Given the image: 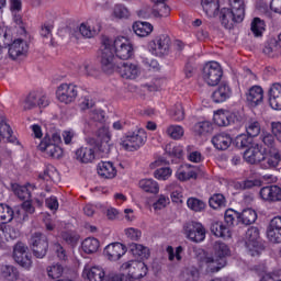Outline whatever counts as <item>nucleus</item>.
Segmentation results:
<instances>
[{
	"mask_svg": "<svg viewBox=\"0 0 281 281\" xmlns=\"http://www.w3.org/2000/svg\"><path fill=\"white\" fill-rule=\"evenodd\" d=\"M12 127L8 125L4 121L0 122V137L3 139H7V142H11V144H14L16 142V137L12 136Z\"/></svg>",
	"mask_w": 281,
	"mask_h": 281,
	"instance_id": "obj_49",
	"label": "nucleus"
},
{
	"mask_svg": "<svg viewBox=\"0 0 281 281\" xmlns=\"http://www.w3.org/2000/svg\"><path fill=\"white\" fill-rule=\"evenodd\" d=\"M236 218H237V223H240V213H238L232 209L226 210L224 220L228 227H232V225H234V223H236Z\"/></svg>",
	"mask_w": 281,
	"mask_h": 281,
	"instance_id": "obj_54",
	"label": "nucleus"
},
{
	"mask_svg": "<svg viewBox=\"0 0 281 281\" xmlns=\"http://www.w3.org/2000/svg\"><path fill=\"white\" fill-rule=\"evenodd\" d=\"M213 120L217 126H229V116L224 111H217Z\"/></svg>",
	"mask_w": 281,
	"mask_h": 281,
	"instance_id": "obj_58",
	"label": "nucleus"
},
{
	"mask_svg": "<svg viewBox=\"0 0 281 281\" xmlns=\"http://www.w3.org/2000/svg\"><path fill=\"white\" fill-rule=\"evenodd\" d=\"M266 24L260 18H254L250 23V31L252 32L255 38H260L265 34Z\"/></svg>",
	"mask_w": 281,
	"mask_h": 281,
	"instance_id": "obj_45",
	"label": "nucleus"
},
{
	"mask_svg": "<svg viewBox=\"0 0 281 281\" xmlns=\"http://www.w3.org/2000/svg\"><path fill=\"white\" fill-rule=\"evenodd\" d=\"M260 198L268 203L281 201V188L278 186H267L260 189Z\"/></svg>",
	"mask_w": 281,
	"mask_h": 281,
	"instance_id": "obj_19",
	"label": "nucleus"
},
{
	"mask_svg": "<svg viewBox=\"0 0 281 281\" xmlns=\"http://www.w3.org/2000/svg\"><path fill=\"white\" fill-rule=\"evenodd\" d=\"M78 98V86L74 83H60L56 90V99L63 104H71Z\"/></svg>",
	"mask_w": 281,
	"mask_h": 281,
	"instance_id": "obj_7",
	"label": "nucleus"
},
{
	"mask_svg": "<svg viewBox=\"0 0 281 281\" xmlns=\"http://www.w3.org/2000/svg\"><path fill=\"white\" fill-rule=\"evenodd\" d=\"M112 45L113 41H111L109 37L102 38L99 58L102 71H104V74H113V71L117 70L119 65L115 61V54L113 53V48H111Z\"/></svg>",
	"mask_w": 281,
	"mask_h": 281,
	"instance_id": "obj_2",
	"label": "nucleus"
},
{
	"mask_svg": "<svg viewBox=\"0 0 281 281\" xmlns=\"http://www.w3.org/2000/svg\"><path fill=\"white\" fill-rule=\"evenodd\" d=\"M258 220V213L252 209H245L241 213H239V223L241 225H254Z\"/></svg>",
	"mask_w": 281,
	"mask_h": 281,
	"instance_id": "obj_43",
	"label": "nucleus"
},
{
	"mask_svg": "<svg viewBox=\"0 0 281 281\" xmlns=\"http://www.w3.org/2000/svg\"><path fill=\"white\" fill-rule=\"evenodd\" d=\"M138 186L143 192L159 194V183L154 179H143L138 182Z\"/></svg>",
	"mask_w": 281,
	"mask_h": 281,
	"instance_id": "obj_39",
	"label": "nucleus"
},
{
	"mask_svg": "<svg viewBox=\"0 0 281 281\" xmlns=\"http://www.w3.org/2000/svg\"><path fill=\"white\" fill-rule=\"evenodd\" d=\"M98 175L102 179H115L117 176V169L111 161H101L98 164Z\"/></svg>",
	"mask_w": 281,
	"mask_h": 281,
	"instance_id": "obj_28",
	"label": "nucleus"
},
{
	"mask_svg": "<svg viewBox=\"0 0 281 281\" xmlns=\"http://www.w3.org/2000/svg\"><path fill=\"white\" fill-rule=\"evenodd\" d=\"M42 153H46L48 157L53 159H60L63 157V148L56 144H52V140L45 137L38 145Z\"/></svg>",
	"mask_w": 281,
	"mask_h": 281,
	"instance_id": "obj_18",
	"label": "nucleus"
},
{
	"mask_svg": "<svg viewBox=\"0 0 281 281\" xmlns=\"http://www.w3.org/2000/svg\"><path fill=\"white\" fill-rule=\"evenodd\" d=\"M112 16H114V19H128L131 11L124 4H115Z\"/></svg>",
	"mask_w": 281,
	"mask_h": 281,
	"instance_id": "obj_52",
	"label": "nucleus"
},
{
	"mask_svg": "<svg viewBox=\"0 0 281 281\" xmlns=\"http://www.w3.org/2000/svg\"><path fill=\"white\" fill-rule=\"evenodd\" d=\"M196 167L190 164L181 165L176 171L178 181H190V179H196Z\"/></svg>",
	"mask_w": 281,
	"mask_h": 281,
	"instance_id": "obj_25",
	"label": "nucleus"
},
{
	"mask_svg": "<svg viewBox=\"0 0 281 281\" xmlns=\"http://www.w3.org/2000/svg\"><path fill=\"white\" fill-rule=\"evenodd\" d=\"M260 239V231L258 227H250L245 235L246 247L250 256H258V250H252L258 247V240ZM252 247V249H251Z\"/></svg>",
	"mask_w": 281,
	"mask_h": 281,
	"instance_id": "obj_15",
	"label": "nucleus"
},
{
	"mask_svg": "<svg viewBox=\"0 0 281 281\" xmlns=\"http://www.w3.org/2000/svg\"><path fill=\"white\" fill-rule=\"evenodd\" d=\"M104 111L102 110H89L88 121L85 122L86 133H95L100 145L99 150L103 155L111 153V132L109 127L103 126Z\"/></svg>",
	"mask_w": 281,
	"mask_h": 281,
	"instance_id": "obj_1",
	"label": "nucleus"
},
{
	"mask_svg": "<svg viewBox=\"0 0 281 281\" xmlns=\"http://www.w3.org/2000/svg\"><path fill=\"white\" fill-rule=\"evenodd\" d=\"M146 139H148L146 130L138 128L134 132H127L126 135L121 138L120 146L128 153H135V150H139L142 146L146 144Z\"/></svg>",
	"mask_w": 281,
	"mask_h": 281,
	"instance_id": "obj_3",
	"label": "nucleus"
},
{
	"mask_svg": "<svg viewBox=\"0 0 281 281\" xmlns=\"http://www.w3.org/2000/svg\"><path fill=\"white\" fill-rule=\"evenodd\" d=\"M212 144L217 150H227L232 146V136L225 133L216 134L212 137Z\"/></svg>",
	"mask_w": 281,
	"mask_h": 281,
	"instance_id": "obj_30",
	"label": "nucleus"
},
{
	"mask_svg": "<svg viewBox=\"0 0 281 281\" xmlns=\"http://www.w3.org/2000/svg\"><path fill=\"white\" fill-rule=\"evenodd\" d=\"M36 106H49V100L47 99V97H45V94L33 91L30 92L29 95L25 98L23 109L25 111H30L32 109H36Z\"/></svg>",
	"mask_w": 281,
	"mask_h": 281,
	"instance_id": "obj_13",
	"label": "nucleus"
},
{
	"mask_svg": "<svg viewBox=\"0 0 281 281\" xmlns=\"http://www.w3.org/2000/svg\"><path fill=\"white\" fill-rule=\"evenodd\" d=\"M30 244L35 258H45L47 256V250L49 249L47 236L42 233H35L32 235Z\"/></svg>",
	"mask_w": 281,
	"mask_h": 281,
	"instance_id": "obj_9",
	"label": "nucleus"
},
{
	"mask_svg": "<svg viewBox=\"0 0 281 281\" xmlns=\"http://www.w3.org/2000/svg\"><path fill=\"white\" fill-rule=\"evenodd\" d=\"M1 277L8 281L19 280V270L14 266L4 265L1 267Z\"/></svg>",
	"mask_w": 281,
	"mask_h": 281,
	"instance_id": "obj_44",
	"label": "nucleus"
},
{
	"mask_svg": "<svg viewBox=\"0 0 281 281\" xmlns=\"http://www.w3.org/2000/svg\"><path fill=\"white\" fill-rule=\"evenodd\" d=\"M125 236H127L130 240H139V238H142V231L131 227L125 229Z\"/></svg>",
	"mask_w": 281,
	"mask_h": 281,
	"instance_id": "obj_63",
	"label": "nucleus"
},
{
	"mask_svg": "<svg viewBox=\"0 0 281 281\" xmlns=\"http://www.w3.org/2000/svg\"><path fill=\"white\" fill-rule=\"evenodd\" d=\"M14 218V210L8 204H0V222L8 224Z\"/></svg>",
	"mask_w": 281,
	"mask_h": 281,
	"instance_id": "obj_48",
	"label": "nucleus"
},
{
	"mask_svg": "<svg viewBox=\"0 0 281 281\" xmlns=\"http://www.w3.org/2000/svg\"><path fill=\"white\" fill-rule=\"evenodd\" d=\"M21 236V233L19 229L14 228L12 225L5 226V239L4 240H16Z\"/></svg>",
	"mask_w": 281,
	"mask_h": 281,
	"instance_id": "obj_61",
	"label": "nucleus"
},
{
	"mask_svg": "<svg viewBox=\"0 0 281 281\" xmlns=\"http://www.w3.org/2000/svg\"><path fill=\"white\" fill-rule=\"evenodd\" d=\"M183 133L181 125H170L167 127V135L171 137V139H181L183 137Z\"/></svg>",
	"mask_w": 281,
	"mask_h": 281,
	"instance_id": "obj_57",
	"label": "nucleus"
},
{
	"mask_svg": "<svg viewBox=\"0 0 281 281\" xmlns=\"http://www.w3.org/2000/svg\"><path fill=\"white\" fill-rule=\"evenodd\" d=\"M232 98V88L228 83H221L217 89L212 93L213 102L221 104V102H226Z\"/></svg>",
	"mask_w": 281,
	"mask_h": 281,
	"instance_id": "obj_27",
	"label": "nucleus"
},
{
	"mask_svg": "<svg viewBox=\"0 0 281 281\" xmlns=\"http://www.w3.org/2000/svg\"><path fill=\"white\" fill-rule=\"evenodd\" d=\"M201 5L203 8V12H205L206 16L210 19L218 16V10L221 8L218 0H202Z\"/></svg>",
	"mask_w": 281,
	"mask_h": 281,
	"instance_id": "obj_33",
	"label": "nucleus"
},
{
	"mask_svg": "<svg viewBox=\"0 0 281 281\" xmlns=\"http://www.w3.org/2000/svg\"><path fill=\"white\" fill-rule=\"evenodd\" d=\"M154 177L155 179H158V181H167V179L172 177V169L169 167L159 168L154 172Z\"/></svg>",
	"mask_w": 281,
	"mask_h": 281,
	"instance_id": "obj_56",
	"label": "nucleus"
},
{
	"mask_svg": "<svg viewBox=\"0 0 281 281\" xmlns=\"http://www.w3.org/2000/svg\"><path fill=\"white\" fill-rule=\"evenodd\" d=\"M83 276H86V278L89 281H104V280H106V272L104 271V268H102L100 266L85 267Z\"/></svg>",
	"mask_w": 281,
	"mask_h": 281,
	"instance_id": "obj_29",
	"label": "nucleus"
},
{
	"mask_svg": "<svg viewBox=\"0 0 281 281\" xmlns=\"http://www.w3.org/2000/svg\"><path fill=\"white\" fill-rule=\"evenodd\" d=\"M116 71L120 72L122 78H126V80H135L139 76V66L128 61L122 63L116 67Z\"/></svg>",
	"mask_w": 281,
	"mask_h": 281,
	"instance_id": "obj_20",
	"label": "nucleus"
},
{
	"mask_svg": "<svg viewBox=\"0 0 281 281\" xmlns=\"http://www.w3.org/2000/svg\"><path fill=\"white\" fill-rule=\"evenodd\" d=\"M170 115L175 122H181L186 119V112L183 111V105L181 103H177L175 108L171 110Z\"/></svg>",
	"mask_w": 281,
	"mask_h": 281,
	"instance_id": "obj_55",
	"label": "nucleus"
},
{
	"mask_svg": "<svg viewBox=\"0 0 281 281\" xmlns=\"http://www.w3.org/2000/svg\"><path fill=\"white\" fill-rule=\"evenodd\" d=\"M269 104L274 111H281V85L273 83L268 92Z\"/></svg>",
	"mask_w": 281,
	"mask_h": 281,
	"instance_id": "obj_26",
	"label": "nucleus"
},
{
	"mask_svg": "<svg viewBox=\"0 0 281 281\" xmlns=\"http://www.w3.org/2000/svg\"><path fill=\"white\" fill-rule=\"evenodd\" d=\"M4 45H8L9 58L11 60H19V58H25L27 56V52L30 49V45L25 40L16 38L11 44L4 42Z\"/></svg>",
	"mask_w": 281,
	"mask_h": 281,
	"instance_id": "obj_11",
	"label": "nucleus"
},
{
	"mask_svg": "<svg viewBox=\"0 0 281 281\" xmlns=\"http://www.w3.org/2000/svg\"><path fill=\"white\" fill-rule=\"evenodd\" d=\"M233 12L237 14L238 19H245V0H228Z\"/></svg>",
	"mask_w": 281,
	"mask_h": 281,
	"instance_id": "obj_50",
	"label": "nucleus"
},
{
	"mask_svg": "<svg viewBox=\"0 0 281 281\" xmlns=\"http://www.w3.org/2000/svg\"><path fill=\"white\" fill-rule=\"evenodd\" d=\"M150 54L158 58H164L170 54V47H172V40L168 34H161L151 40L147 45Z\"/></svg>",
	"mask_w": 281,
	"mask_h": 281,
	"instance_id": "obj_4",
	"label": "nucleus"
},
{
	"mask_svg": "<svg viewBox=\"0 0 281 281\" xmlns=\"http://www.w3.org/2000/svg\"><path fill=\"white\" fill-rule=\"evenodd\" d=\"M187 159L188 161H191L192 164H201L204 161L205 157H203V154L201 151L195 150L194 146L188 145L187 146Z\"/></svg>",
	"mask_w": 281,
	"mask_h": 281,
	"instance_id": "obj_47",
	"label": "nucleus"
},
{
	"mask_svg": "<svg viewBox=\"0 0 281 281\" xmlns=\"http://www.w3.org/2000/svg\"><path fill=\"white\" fill-rule=\"evenodd\" d=\"M111 49H114L116 58L121 60H128L134 54L133 44L124 36L116 37L112 42Z\"/></svg>",
	"mask_w": 281,
	"mask_h": 281,
	"instance_id": "obj_6",
	"label": "nucleus"
},
{
	"mask_svg": "<svg viewBox=\"0 0 281 281\" xmlns=\"http://www.w3.org/2000/svg\"><path fill=\"white\" fill-rule=\"evenodd\" d=\"M75 159L79 164H93L95 160V149L91 146L80 147L75 151Z\"/></svg>",
	"mask_w": 281,
	"mask_h": 281,
	"instance_id": "obj_23",
	"label": "nucleus"
},
{
	"mask_svg": "<svg viewBox=\"0 0 281 281\" xmlns=\"http://www.w3.org/2000/svg\"><path fill=\"white\" fill-rule=\"evenodd\" d=\"M267 236L271 243H281V216H276L270 221Z\"/></svg>",
	"mask_w": 281,
	"mask_h": 281,
	"instance_id": "obj_22",
	"label": "nucleus"
},
{
	"mask_svg": "<svg viewBox=\"0 0 281 281\" xmlns=\"http://www.w3.org/2000/svg\"><path fill=\"white\" fill-rule=\"evenodd\" d=\"M211 232L217 238H232L229 226H225L223 222H215L211 225Z\"/></svg>",
	"mask_w": 281,
	"mask_h": 281,
	"instance_id": "obj_36",
	"label": "nucleus"
},
{
	"mask_svg": "<svg viewBox=\"0 0 281 281\" xmlns=\"http://www.w3.org/2000/svg\"><path fill=\"white\" fill-rule=\"evenodd\" d=\"M123 271H128L130 280H142L148 273V267L143 261L131 260L121 266Z\"/></svg>",
	"mask_w": 281,
	"mask_h": 281,
	"instance_id": "obj_8",
	"label": "nucleus"
},
{
	"mask_svg": "<svg viewBox=\"0 0 281 281\" xmlns=\"http://www.w3.org/2000/svg\"><path fill=\"white\" fill-rule=\"evenodd\" d=\"M225 195L221 193L213 194L209 200L210 207H212L213 210L225 207Z\"/></svg>",
	"mask_w": 281,
	"mask_h": 281,
	"instance_id": "obj_51",
	"label": "nucleus"
},
{
	"mask_svg": "<svg viewBox=\"0 0 281 281\" xmlns=\"http://www.w3.org/2000/svg\"><path fill=\"white\" fill-rule=\"evenodd\" d=\"M183 278L186 281H196L199 280V269L192 267V268H187L183 271Z\"/></svg>",
	"mask_w": 281,
	"mask_h": 281,
	"instance_id": "obj_60",
	"label": "nucleus"
},
{
	"mask_svg": "<svg viewBox=\"0 0 281 281\" xmlns=\"http://www.w3.org/2000/svg\"><path fill=\"white\" fill-rule=\"evenodd\" d=\"M263 155L265 149L262 148V145L255 144L244 151V159L247 161V164H260V161L263 159Z\"/></svg>",
	"mask_w": 281,
	"mask_h": 281,
	"instance_id": "obj_16",
	"label": "nucleus"
},
{
	"mask_svg": "<svg viewBox=\"0 0 281 281\" xmlns=\"http://www.w3.org/2000/svg\"><path fill=\"white\" fill-rule=\"evenodd\" d=\"M187 205L189 210L193 212H203L205 210V202L196 199V198H189L187 201Z\"/></svg>",
	"mask_w": 281,
	"mask_h": 281,
	"instance_id": "obj_53",
	"label": "nucleus"
},
{
	"mask_svg": "<svg viewBox=\"0 0 281 281\" xmlns=\"http://www.w3.org/2000/svg\"><path fill=\"white\" fill-rule=\"evenodd\" d=\"M130 251L136 258H140V260H147V258H150V250L148 249V247L142 244H135V243L131 244Z\"/></svg>",
	"mask_w": 281,
	"mask_h": 281,
	"instance_id": "obj_38",
	"label": "nucleus"
},
{
	"mask_svg": "<svg viewBox=\"0 0 281 281\" xmlns=\"http://www.w3.org/2000/svg\"><path fill=\"white\" fill-rule=\"evenodd\" d=\"M104 256L113 262L120 260L126 254V246L120 243L110 244L104 248Z\"/></svg>",
	"mask_w": 281,
	"mask_h": 281,
	"instance_id": "obj_21",
	"label": "nucleus"
},
{
	"mask_svg": "<svg viewBox=\"0 0 281 281\" xmlns=\"http://www.w3.org/2000/svg\"><path fill=\"white\" fill-rule=\"evenodd\" d=\"M13 259L20 267L23 269H31L32 268V256L27 252V247L25 244L18 243L13 248Z\"/></svg>",
	"mask_w": 281,
	"mask_h": 281,
	"instance_id": "obj_12",
	"label": "nucleus"
},
{
	"mask_svg": "<svg viewBox=\"0 0 281 281\" xmlns=\"http://www.w3.org/2000/svg\"><path fill=\"white\" fill-rule=\"evenodd\" d=\"M202 263L205 265L209 273H218V271L227 266V260L220 259L216 255H206L202 259Z\"/></svg>",
	"mask_w": 281,
	"mask_h": 281,
	"instance_id": "obj_17",
	"label": "nucleus"
},
{
	"mask_svg": "<svg viewBox=\"0 0 281 281\" xmlns=\"http://www.w3.org/2000/svg\"><path fill=\"white\" fill-rule=\"evenodd\" d=\"M246 100L250 106H258L265 100V90L260 86H252L246 93Z\"/></svg>",
	"mask_w": 281,
	"mask_h": 281,
	"instance_id": "obj_24",
	"label": "nucleus"
},
{
	"mask_svg": "<svg viewBox=\"0 0 281 281\" xmlns=\"http://www.w3.org/2000/svg\"><path fill=\"white\" fill-rule=\"evenodd\" d=\"M220 20L226 30H232L236 23H243L245 19H239L238 13L234 12L229 8H223L220 11Z\"/></svg>",
	"mask_w": 281,
	"mask_h": 281,
	"instance_id": "obj_14",
	"label": "nucleus"
},
{
	"mask_svg": "<svg viewBox=\"0 0 281 281\" xmlns=\"http://www.w3.org/2000/svg\"><path fill=\"white\" fill-rule=\"evenodd\" d=\"M60 238L67 245H70L71 247H76L78 245V240H80V235H78L74 231H63L60 233Z\"/></svg>",
	"mask_w": 281,
	"mask_h": 281,
	"instance_id": "obj_46",
	"label": "nucleus"
},
{
	"mask_svg": "<svg viewBox=\"0 0 281 281\" xmlns=\"http://www.w3.org/2000/svg\"><path fill=\"white\" fill-rule=\"evenodd\" d=\"M212 123L210 121H201L195 123L193 126V133L198 135L199 137H205L206 135H210L213 131Z\"/></svg>",
	"mask_w": 281,
	"mask_h": 281,
	"instance_id": "obj_40",
	"label": "nucleus"
},
{
	"mask_svg": "<svg viewBox=\"0 0 281 281\" xmlns=\"http://www.w3.org/2000/svg\"><path fill=\"white\" fill-rule=\"evenodd\" d=\"M280 164V153L270 154L269 156H265L259 161L260 168L262 170H271V168H278Z\"/></svg>",
	"mask_w": 281,
	"mask_h": 281,
	"instance_id": "obj_32",
	"label": "nucleus"
},
{
	"mask_svg": "<svg viewBox=\"0 0 281 281\" xmlns=\"http://www.w3.org/2000/svg\"><path fill=\"white\" fill-rule=\"evenodd\" d=\"M202 78L209 87H216L223 78V68L216 61H210L204 65Z\"/></svg>",
	"mask_w": 281,
	"mask_h": 281,
	"instance_id": "obj_5",
	"label": "nucleus"
},
{
	"mask_svg": "<svg viewBox=\"0 0 281 281\" xmlns=\"http://www.w3.org/2000/svg\"><path fill=\"white\" fill-rule=\"evenodd\" d=\"M46 273L50 280H58L67 273V268L60 263H54L46 268Z\"/></svg>",
	"mask_w": 281,
	"mask_h": 281,
	"instance_id": "obj_37",
	"label": "nucleus"
},
{
	"mask_svg": "<svg viewBox=\"0 0 281 281\" xmlns=\"http://www.w3.org/2000/svg\"><path fill=\"white\" fill-rule=\"evenodd\" d=\"M53 31H54V22H45L42 25L40 34L43 38H52Z\"/></svg>",
	"mask_w": 281,
	"mask_h": 281,
	"instance_id": "obj_62",
	"label": "nucleus"
},
{
	"mask_svg": "<svg viewBox=\"0 0 281 281\" xmlns=\"http://www.w3.org/2000/svg\"><path fill=\"white\" fill-rule=\"evenodd\" d=\"M184 234L192 243H203L205 240V227L199 222H187L183 226Z\"/></svg>",
	"mask_w": 281,
	"mask_h": 281,
	"instance_id": "obj_10",
	"label": "nucleus"
},
{
	"mask_svg": "<svg viewBox=\"0 0 281 281\" xmlns=\"http://www.w3.org/2000/svg\"><path fill=\"white\" fill-rule=\"evenodd\" d=\"M246 133L249 137H258L260 135V122L254 116H247L245 120Z\"/></svg>",
	"mask_w": 281,
	"mask_h": 281,
	"instance_id": "obj_31",
	"label": "nucleus"
},
{
	"mask_svg": "<svg viewBox=\"0 0 281 281\" xmlns=\"http://www.w3.org/2000/svg\"><path fill=\"white\" fill-rule=\"evenodd\" d=\"M263 54H266V56H270V58H276V56H280L281 54L280 42H278L274 38H271L268 42H266L263 47Z\"/></svg>",
	"mask_w": 281,
	"mask_h": 281,
	"instance_id": "obj_34",
	"label": "nucleus"
},
{
	"mask_svg": "<svg viewBox=\"0 0 281 281\" xmlns=\"http://www.w3.org/2000/svg\"><path fill=\"white\" fill-rule=\"evenodd\" d=\"M133 31L136 36H148L149 34L153 33V24L148 22H135L133 24Z\"/></svg>",
	"mask_w": 281,
	"mask_h": 281,
	"instance_id": "obj_41",
	"label": "nucleus"
},
{
	"mask_svg": "<svg viewBox=\"0 0 281 281\" xmlns=\"http://www.w3.org/2000/svg\"><path fill=\"white\" fill-rule=\"evenodd\" d=\"M85 254H95L100 249V240L95 237H88L81 243Z\"/></svg>",
	"mask_w": 281,
	"mask_h": 281,
	"instance_id": "obj_42",
	"label": "nucleus"
},
{
	"mask_svg": "<svg viewBox=\"0 0 281 281\" xmlns=\"http://www.w3.org/2000/svg\"><path fill=\"white\" fill-rule=\"evenodd\" d=\"M213 251L215 258H220L221 260H227V257L232 256V250H229V246L220 240L214 243Z\"/></svg>",
	"mask_w": 281,
	"mask_h": 281,
	"instance_id": "obj_35",
	"label": "nucleus"
},
{
	"mask_svg": "<svg viewBox=\"0 0 281 281\" xmlns=\"http://www.w3.org/2000/svg\"><path fill=\"white\" fill-rule=\"evenodd\" d=\"M14 194L15 196H19L21 201H25V199H30L32 196L30 189L25 186H16L14 188Z\"/></svg>",
	"mask_w": 281,
	"mask_h": 281,
	"instance_id": "obj_59",
	"label": "nucleus"
},
{
	"mask_svg": "<svg viewBox=\"0 0 281 281\" xmlns=\"http://www.w3.org/2000/svg\"><path fill=\"white\" fill-rule=\"evenodd\" d=\"M271 133L278 142H281V122L274 121L271 123Z\"/></svg>",
	"mask_w": 281,
	"mask_h": 281,
	"instance_id": "obj_64",
	"label": "nucleus"
}]
</instances>
